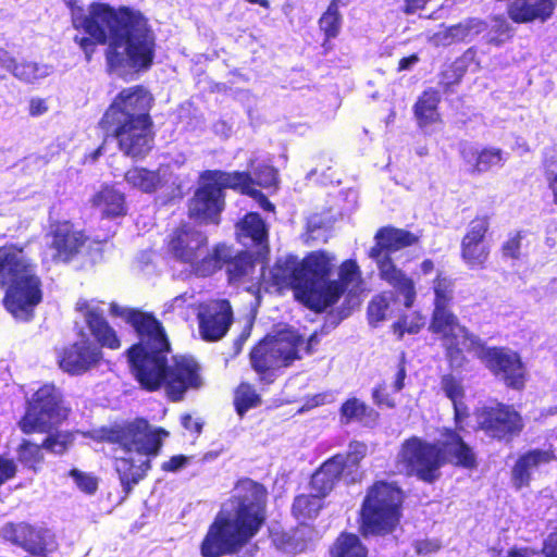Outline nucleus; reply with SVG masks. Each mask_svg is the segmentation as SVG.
<instances>
[{"label":"nucleus","mask_w":557,"mask_h":557,"mask_svg":"<svg viewBox=\"0 0 557 557\" xmlns=\"http://www.w3.org/2000/svg\"><path fill=\"white\" fill-rule=\"evenodd\" d=\"M110 313L122 318L137 334L138 342L125 355L129 372L139 387L148 393L163 389L172 403L182 401L190 389L202 384L199 363L188 356L171 355V343L162 323L152 312L138 308H122L110 304Z\"/></svg>","instance_id":"nucleus-1"},{"label":"nucleus","mask_w":557,"mask_h":557,"mask_svg":"<svg viewBox=\"0 0 557 557\" xmlns=\"http://www.w3.org/2000/svg\"><path fill=\"white\" fill-rule=\"evenodd\" d=\"M81 27L88 36H75L90 62L97 45H107L104 50L108 73L124 75L149 71L156 58L157 39L149 20L139 10L127 5L113 8L96 2L83 17Z\"/></svg>","instance_id":"nucleus-2"},{"label":"nucleus","mask_w":557,"mask_h":557,"mask_svg":"<svg viewBox=\"0 0 557 557\" xmlns=\"http://www.w3.org/2000/svg\"><path fill=\"white\" fill-rule=\"evenodd\" d=\"M269 492L264 484L251 478H239L233 494L208 527L200 543L202 557L237 554L264 527L268 519Z\"/></svg>","instance_id":"nucleus-3"},{"label":"nucleus","mask_w":557,"mask_h":557,"mask_svg":"<svg viewBox=\"0 0 557 557\" xmlns=\"http://www.w3.org/2000/svg\"><path fill=\"white\" fill-rule=\"evenodd\" d=\"M152 103V95L143 85L123 88L98 123L102 131L111 132L122 154L135 161L146 159L154 146Z\"/></svg>","instance_id":"nucleus-4"},{"label":"nucleus","mask_w":557,"mask_h":557,"mask_svg":"<svg viewBox=\"0 0 557 557\" xmlns=\"http://www.w3.org/2000/svg\"><path fill=\"white\" fill-rule=\"evenodd\" d=\"M169 435L164 428L153 426L143 417L114 423L104 430V440L127 454L114 460L124 497L147 476L152 468L151 459L161 453Z\"/></svg>","instance_id":"nucleus-5"},{"label":"nucleus","mask_w":557,"mask_h":557,"mask_svg":"<svg viewBox=\"0 0 557 557\" xmlns=\"http://www.w3.org/2000/svg\"><path fill=\"white\" fill-rule=\"evenodd\" d=\"M441 443L430 442L412 435L400 443L397 465L407 476H414L426 484H434L442 476V468L451 463L458 468L473 469L476 466L472 448L457 429L444 428Z\"/></svg>","instance_id":"nucleus-6"},{"label":"nucleus","mask_w":557,"mask_h":557,"mask_svg":"<svg viewBox=\"0 0 557 557\" xmlns=\"http://www.w3.org/2000/svg\"><path fill=\"white\" fill-rule=\"evenodd\" d=\"M432 289L434 299L429 331L440 339L448 366L453 369L462 368L467 362L466 354L484 358L486 349L483 342L460 324L451 310L454 280L443 271H437L432 281Z\"/></svg>","instance_id":"nucleus-7"},{"label":"nucleus","mask_w":557,"mask_h":557,"mask_svg":"<svg viewBox=\"0 0 557 557\" xmlns=\"http://www.w3.org/2000/svg\"><path fill=\"white\" fill-rule=\"evenodd\" d=\"M0 283L7 284L2 298L4 309L17 321H32L44 292L37 264L25 252L24 246L0 245Z\"/></svg>","instance_id":"nucleus-8"},{"label":"nucleus","mask_w":557,"mask_h":557,"mask_svg":"<svg viewBox=\"0 0 557 557\" xmlns=\"http://www.w3.org/2000/svg\"><path fill=\"white\" fill-rule=\"evenodd\" d=\"M406 492L396 481L374 480L367 488L358 511L359 534L385 537L393 534L404 517Z\"/></svg>","instance_id":"nucleus-9"},{"label":"nucleus","mask_w":557,"mask_h":557,"mask_svg":"<svg viewBox=\"0 0 557 557\" xmlns=\"http://www.w3.org/2000/svg\"><path fill=\"white\" fill-rule=\"evenodd\" d=\"M374 240L368 255L376 263L380 280L391 286L396 296L403 297L406 308H411L417 299L414 281L391 255L417 245L420 237L408 230L387 225L376 231Z\"/></svg>","instance_id":"nucleus-10"},{"label":"nucleus","mask_w":557,"mask_h":557,"mask_svg":"<svg viewBox=\"0 0 557 557\" xmlns=\"http://www.w3.org/2000/svg\"><path fill=\"white\" fill-rule=\"evenodd\" d=\"M304 336L294 330H284L276 335H267L252 346L249 360L260 382L271 384L275 370L288 368L302 358L300 347Z\"/></svg>","instance_id":"nucleus-11"},{"label":"nucleus","mask_w":557,"mask_h":557,"mask_svg":"<svg viewBox=\"0 0 557 557\" xmlns=\"http://www.w3.org/2000/svg\"><path fill=\"white\" fill-rule=\"evenodd\" d=\"M71 411L61 389L53 383H45L26 398L17 426L25 435L47 433L65 422Z\"/></svg>","instance_id":"nucleus-12"},{"label":"nucleus","mask_w":557,"mask_h":557,"mask_svg":"<svg viewBox=\"0 0 557 557\" xmlns=\"http://www.w3.org/2000/svg\"><path fill=\"white\" fill-rule=\"evenodd\" d=\"M256 269V259L246 251H234L231 246L218 243L195 265L194 273L200 277H208L224 270L230 284H240L252 278Z\"/></svg>","instance_id":"nucleus-13"},{"label":"nucleus","mask_w":557,"mask_h":557,"mask_svg":"<svg viewBox=\"0 0 557 557\" xmlns=\"http://www.w3.org/2000/svg\"><path fill=\"white\" fill-rule=\"evenodd\" d=\"M334 261L335 256L323 249L311 251L300 260L305 306L314 312L325 311L324 284L331 281Z\"/></svg>","instance_id":"nucleus-14"},{"label":"nucleus","mask_w":557,"mask_h":557,"mask_svg":"<svg viewBox=\"0 0 557 557\" xmlns=\"http://www.w3.org/2000/svg\"><path fill=\"white\" fill-rule=\"evenodd\" d=\"M0 537L29 554L25 557H49L59 548L57 536L49 528L26 521L4 523Z\"/></svg>","instance_id":"nucleus-15"},{"label":"nucleus","mask_w":557,"mask_h":557,"mask_svg":"<svg viewBox=\"0 0 557 557\" xmlns=\"http://www.w3.org/2000/svg\"><path fill=\"white\" fill-rule=\"evenodd\" d=\"M225 209V193L213 181L200 178L198 187L187 201V215L201 225H219Z\"/></svg>","instance_id":"nucleus-16"},{"label":"nucleus","mask_w":557,"mask_h":557,"mask_svg":"<svg viewBox=\"0 0 557 557\" xmlns=\"http://www.w3.org/2000/svg\"><path fill=\"white\" fill-rule=\"evenodd\" d=\"M102 360L103 351L85 335L81 339L57 349L59 368L72 376L89 372L99 367Z\"/></svg>","instance_id":"nucleus-17"},{"label":"nucleus","mask_w":557,"mask_h":557,"mask_svg":"<svg viewBox=\"0 0 557 557\" xmlns=\"http://www.w3.org/2000/svg\"><path fill=\"white\" fill-rule=\"evenodd\" d=\"M233 320V309L228 299H210L198 306V331L200 337L206 342L212 343L223 338Z\"/></svg>","instance_id":"nucleus-18"},{"label":"nucleus","mask_w":557,"mask_h":557,"mask_svg":"<svg viewBox=\"0 0 557 557\" xmlns=\"http://www.w3.org/2000/svg\"><path fill=\"white\" fill-rule=\"evenodd\" d=\"M207 245L208 238L201 231L189 223H182L171 233L166 247L176 261L190 264L194 269Z\"/></svg>","instance_id":"nucleus-19"},{"label":"nucleus","mask_w":557,"mask_h":557,"mask_svg":"<svg viewBox=\"0 0 557 557\" xmlns=\"http://www.w3.org/2000/svg\"><path fill=\"white\" fill-rule=\"evenodd\" d=\"M48 236L51 238L49 248L53 250L52 260L55 262L72 261L87 240L84 232L67 220L52 222Z\"/></svg>","instance_id":"nucleus-20"},{"label":"nucleus","mask_w":557,"mask_h":557,"mask_svg":"<svg viewBox=\"0 0 557 557\" xmlns=\"http://www.w3.org/2000/svg\"><path fill=\"white\" fill-rule=\"evenodd\" d=\"M490 370L507 387L521 389L525 384V367L520 356L509 348H490Z\"/></svg>","instance_id":"nucleus-21"},{"label":"nucleus","mask_w":557,"mask_h":557,"mask_svg":"<svg viewBox=\"0 0 557 557\" xmlns=\"http://www.w3.org/2000/svg\"><path fill=\"white\" fill-rule=\"evenodd\" d=\"M271 282L280 289L292 288L295 297L305 306L301 265L296 257L277 259L271 270Z\"/></svg>","instance_id":"nucleus-22"},{"label":"nucleus","mask_w":557,"mask_h":557,"mask_svg":"<svg viewBox=\"0 0 557 557\" xmlns=\"http://www.w3.org/2000/svg\"><path fill=\"white\" fill-rule=\"evenodd\" d=\"M89 203L102 219L111 220L127 214L126 196L114 184H102L89 198Z\"/></svg>","instance_id":"nucleus-23"},{"label":"nucleus","mask_w":557,"mask_h":557,"mask_svg":"<svg viewBox=\"0 0 557 557\" xmlns=\"http://www.w3.org/2000/svg\"><path fill=\"white\" fill-rule=\"evenodd\" d=\"M361 283L362 272L357 261L355 259L344 260L338 268V278L324 284L325 310L337 304L350 285H360Z\"/></svg>","instance_id":"nucleus-24"},{"label":"nucleus","mask_w":557,"mask_h":557,"mask_svg":"<svg viewBox=\"0 0 557 557\" xmlns=\"http://www.w3.org/2000/svg\"><path fill=\"white\" fill-rule=\"evenodd\" d=\"M520 414L510 406L497 404L490 407V436L510 442L522 431Z\"/></svg>","instance_id":"nucleus-25"},{"label":"nucleus","mask_w":557,"mask_h":557,"mask_svg":"<svg viewBox=\"0 0 557 557\" xmlns=\"http://www.w3.org/2000/svg\"><path fill=\"white\" fill-rule=\"evenodd\" d=\"M199 178L213 181L216 187L221 188L222 193H225V189H233L252 198L261 195L260 190L253 188V176L247 171L225 172L222 170H205L200 173Z\"/></svg>","instance_id":"nucleus-26"},{"label":"nucleus","mask_w":557,"mask_h":557,"mask_svg":"<svg viewBox=\"0 0 557 557\" xmlns=\"http://www.w3.org/2000/svg\"><path fill=\"white\" fill-rule=\"evenodd\" d=\"M344 471V454L333 455L322 462L311 475L309 482L311 491L325 498L339 482Z\"/></svg>","instance_id":"nucleus-27"},{"label":"nucleus","mask_w":557,"mask_h":557,"mask_svg":"<svg viewBox=\"0 0 557 557\" xmlns=\"http://www.w3.org/2000/svg\"><path fill=\"white\" fill-rule=\"evenodd\" d=\"M555 458L552 450L532 449L522 454L512 468V481L516 487L528 486L532 473Z\"/></svg>","instance_id":"nucleus-28"},{"label":"nucleus","mask_w":557,"mask_h":557,"mask_svg":"<svg viewBox=\"0 0 557 557\" xmlns=\"http://www.w3.org/2000/svg\"><path fill=\"white\" fill-rule=\"evenodd\" d=\"M487 227L484 224L472 225L463 236L461 256L471 269H482L487 259L484 237Z\"/></svg>","instance_id":"nucleus-29"},{"label":"nucleus","mask_w":557,"mask_h":557,"mask_svg":"<svg viewBox=\"0 0 557 557\" xmlns=\"http://www.w3.org/2000/svg\"><path fill=\"white\" fill-rule=\"evenodd\" d=\"M85 322L96 345L102 348L116 350L121 347V339L116 331L110 325L107 319L98 309H88L85 313Z\"/></svg>","instance_id":"nucleus-30"},{"label":"nucleus","mask_w":557,"mask_h":557,"mask_svg":"<svg viewBox=\"0 0 557 557\" xmlns=\"http://www.w3.org/2000/svg\"><path fill=\"white\" fill-rule=\"evenodd\" d=\"M338 411L339 422L344 425L358 422L366 426H372L380 418L376 410L357 397H349L343 401Z\"/></svg>","instance_id":"nucleus-31"},{"label":"nucleus","mask_w":557,"mask_h":557,"mask_svg":"<svg viewBox=\"0 0 557 557\" xmlns=\"http://www.w3.org/2000/svg\"><path fill=\"white\" fill-rule=\"evenodd\" d=\"M440 103V91L435 88H428L421 92L412 108L419 127L423 128L441 121Z\"/></svg>","instance_id":"nucleus-32"},{"label":"nucleus","mask_w":557,"mask_h":557,"mask_svg":"<svg viewBox=\"0 0 557 557\" xmlns=\"http://www.w3.org/2000/svg\"><path fill=\"white\" fill-rule=\"evenodd\" d=\"M554 7L555 0H515L509 8V14L516 22L545 20L553 13Z\"/></svg>","instance_id":"nucleus-33"},{"label":"nucleus","mask_w":557,"mask_h":557,"mask_svg":"<svg viewBox=\"0 0 557 557\" xmlns=\"http://www.w3.org/2000/svg\"><path fill=\"white\" fill-rule=\"evenodd\" d=\"M124 181L129 187L145 194H153L165 184L159 170H149L139 165L127 169L124 173Z\"/></svg>","instance_id":"nucleus-34"},{"label":"nucleus","mask_w":557,"mask_h":557,"mask_svg":"<svg viewBox=\"0 0 557 557\" xmlns=\"http://www.w3.org/2000/svg\"><path fill=\"white\" fill-rule=\"evenodd\" d=\"M485 23L478 18H468L456 25L447 27L444 32L434 35L437 44L449 46L460 41H469L484 30Z\"/></svg>","instance_id":"nucleus-35"},{"label":"nucleus","mask_w":557,"mask_h":557,"mask_svg":"<svg viewBox=\"0 0 557 557\" xmlns=\"http://www.w3.org/2000/svg\"><path fill=\"white\" fill-rule=\"evenodd\" d=\"M237 236L249 238L251 243L261 249L268 250V227L258 212L246 213L236 225Z\"/></svg>","instance_id":"nucleus-36"},{"label":"nucleus","mask_w":557,"mask_h":557,"mask_svg":"<svg viewBox=\"0 0 557 557\" xmlns=\"http://www.w3.org/2000/svg\"><path fill=\"white\" fill-rule=\"evenodd\" d=\"M440 384L444 395L453 403L456 429L461 431L462 426L460 423L462 419L468 416L466 409L463 410L460 406L465 398L462 379L454 375L453 373H446L441 376Z\"/></svg>","instance_id":"nucleus-37"},{"label":"nucleus","mask_w":557,"mask_h":557,"mask_svg":"<svg viewBox=\"0 0 557 557\" xmlns=\"http://www.w3.org/2000/svg\"><path fill=\"white\" fill-rule=\"evenodd\" d=\"M369 549L360 536L351 532H341L329 548L330 557H368Z\"/></svg>","instance_id":"nucleus-38"},{"label":"nucleus","mask_w":557,"mask_h":557,"mask_svg":"<svg viewBox=\"0 0 557 557\" xmlns=\"http://www.w3.org/2000/svg\"><path fill=\"white\" fill-rule=\"evenodd\" d=\"M342 24L343 17L339 12V0H331L318 21L319 29L323 34L322 47L325 50L331 48V40L339 35Z\"/></svg>","instance_id":"nucleus-39"},{"label":"nucleus","mask_w":557,"mask_h":557,"mask_svg":"<svg viewBox=\"0 0 557 557\" xmlns=\"http://www.w3.org/2000/svg\"><path fill=\"white\" fill-rule=\"evenodd\" d=\"M323 500L324 497L320 496L315 492L312 494L296 495L290 508L292 515L301 523L313 520L319 516V512L323 508Z\"/></svg>","instance_id":"nucleus-40"},{"label":"nucleus","mask_w":557,"mask_h":557,"mask_svg":"<svg viewBox=\"0 0 557 557\" xmlns=\"http://www.w3.org/2000/svg\"><path fill=\"white\" fill-rule=\"evenodd\" d=\"M41 443L37 444L30 440L23 438L16 447L17 460L23 467L37 473L45 461Z\"/></svg>","instance_id":"nucleus-41"},{"label":"nucleus","mask_w":557,"mask_h":557,"mask_svg":"<svg viewBox=\"0 0 557 557\" xmlns=\"http://www.w3.org/2000/svg\"><path fill=\"white\" fill-rule=\"evenodd\" d=\"M41 441L42 448L50 454L62 456L66 454L75 442V433L71 430L53 429Z\"/></svg>","instance_id":"nucleus-42"},{"label":"nucleus","mask_w":557,"mask_h":557,"mask_svg":"<svg viewBox=\"0 0 557 557\" xmlns=\"http://www.w3.org/2000/svg\"><path fill=\"white\" fill-rule=\"evenodd\" d=\"M261 396L257 393L253 385L248 382H240L234 392V408L236 413L243 418L246 412L260 406Z\"/></svg>","instance_id":"nucleus-43"},{"label":"nucleus","mask_w":557,"mask_h":557,"mask_svg":"<svg viewBox=\"0 0 557 557\" xmlns=\"http://www.w3.org/2000/svg\"><path fill=\"white\" fill-rule=\"evenodd\" d=\"M11 74L18 81L26 84H34L35 82L48 76V67L37 62L23 60L14 64Z\"/></svg>","instance_id":"nucleus-44"},{"label":"nucleus","mask_w":557,"mask_h":557,"mask_svg":"<svg viewBox=\"0 0 557 557\" xmlns=\"http://www.w3.org/2000/svg\"><path fill=\"white\" fill-rule=\"evenodd\" d=\"M425 324V318L420 311H411L399 317L393 323V331L401 339L407 334H418Z\"/></svg>","instance_id":"nucleus-45"},{"label":"nucleus","mask_w":557,"mask_h":557,"mask_svg":"<svg viewBox=\"0 0 557 557\" xmlns=\"http://www.w3.org/2000/svg\"><path fill=\"white\" fill-rule=\"evenodd\" d=\"M389 309V299L385 293H379L372 297L368 304L367 317L371 325H376L386 318Z\"/></svg>","instance_id":"nucleus-46"},{"label":"nucleus","mask_w":557,"mask_h":557,"mask_svg":"<svg viewBox=\"0 0 557 557\" xmlns=\"http://www.w3.org/2000/svg\"><path fill=\"white\" fill-rule=\"evenodd\" d=\"M69 476L74 480L79 491L87 495H94L98 490V479L90 473L73 468L69 471Z\"/></svg>","instance_id":"nucleus-47"},{"label":"nucleus","mask_w":557,"mask_h":557,"mask_svg":"<svg viewBox=\"0 0 557 557\" xmlns=\"http://www.w3.org/2000/svg\"><path fill=\"white\" fill-rule=\"evenodd\" d=\"M463 76V71L456 64L445 66L438 78V86L443 92L450 91L451 87L458 85Z\"/></svg>","instance_id":"nucleus-48"},{"label":"nucleus","mask_w":557,"mask_h":557,"mask_svg":"<svg viewBox=\"0 0 557 557\" xmlns=\"http://www.w3.org/2000/svg\"><path fill=\"white\" fill-rule=\"evenodd\" d=\"M297 530H295L292 534L282 532L276 534L275 542L277 545L285 549H289L293 552H302L307 547V540L300 536H297Z\"/></svg>","instance_id":"nucleus-49"},{"label":"nucleus","mask_w":557,"mask_h":557,"mask_svg":"<svg viewBox=\"0 0 557 557\" xmlns=\"http://www.w3.org/2000/svg\"><path fill=\"white\" fill-rule=\"evenodd\" d=\"M18 473L17 461L5 454H0V487L14 480Z\"/></svg>","instance_id":"nucleus-50"},{"label":"nucleus","mask_w":557,"mask_h":557,"mask_svg":"<svg viewBox=\"0 0 557 557\" xmlns=\"http://www.w3.org/2000/svg\"><path fill=\"white\" fill-rule=\"evenodd\" d=\"M367 445L359 441H351L349 443V449L344 455L345 469L348 466L359 467L362 459L367 456Z\"/></svg>","instance_id":"nucleus-51"},{"label":"nucleus","mask_w":557,"mask_h":557,"mask_svg":"<svg viewBox=\"0 0 557 557\" xmlns=\"http://www.w3.org/2000/svg\"><path fill=\"white\" fill-rule=\"evenodd\" d=\"M253 174L255 185H258L262 188H269L276 184L277 176L273 166L267 164L259 165L255 170Z\"/></svg>","instance_id":"nucleus-52"},{"label":"nucleus","mask_w":557,"mask_h":557,"mask_svg":"<svg viewBox=\"0 0 557 557\" xmlns=\"http://www.w3.org/2000/svg\"><path fill=\"white\" fill-rule=\"evenodd\" d=\"M521 240L522 235L520 232L509 236V238L503 244V256L511 259H519Z\"/></svg>","instance_id":"nucleus-53"},{"label":"nucleus","mask_w":557,"mask_h":557,"mask_svg":"<svg viewBox=\"0 0 557 557\" xmlns=\"http://www.w3.org/2000/svg\"><path fill=\"white\" fill-rule=\"evenodd\" d=\"M544 177L553 194V201L557 205V160H548L546 162Z\"/></svg>","instance_id":"nucleus-54"},{"label":"nucleus","mask_w":557,"mask_h":557,"mask_svg":"<svg viewBox=\"0 0 557 557\" xmlns=\"http://www.w3.org/2000/svg\"><path fill=\"white\" fill-rule=\"evenodd\" d=\"M462 154L465 160L469 163L470 169L472 171L482 172L484 171L483 168H481V163L484 162L483 158L485 157L484 151H478L476 149H473L472 147H465L462 149Z\"/></svg>","instance_id":"nucleus-55"},{"label":"nucleus","mask_w":557,"mask_h":557,"mask_svg":"<svg viewBox=\"0 0 557 557\" xmlns=\"http://www.w3.org/2000/svg\"><path fill=\"white\" fill-rule=\"evenodd\" d=\"M372 399L374 404L377 407H386V408H394L395 401L389 397V395L386 393V385L385 383L377 384L372 389Z\"/></svg>","instance_id":"nucleus-56"},{"label":"nucleus","mask_w":557,"mask_h":557,"mask_svg":"<svg viewBox=\"0 0 557 557\" xmlns=\"http://www.w3.org/2000/svg\"><path fill=\"white\" fill-rule=\"evenodd\" d=\"M407 376L406 370V357L405 352H401L398 363L395 380L393 382V391L400 392L405 387V379Z\"/></svg>","instance_id":"nucleus-57"},{"label":"nucleus","mask_w":557,"mask_h":557,"mask_svg":"<svg viewBox=\"0 0 557 557\" xmlns=\"http://www.w3.org/2000/svg\"><path fill=\"white\" fill-rule=\"evenodd\" d=\"M188 463V458L185 455L172 456L168 461L162 462L161 470L163 472H176L183 469Z\"/></svg>","instance_id":"nucleus-58"},{"label":"nucleus","mask_w":557,"mask_h":557,"mask_svg":"<svg viewBox=\"0 0 557 557\" xmlns=\"http://www.w3.org/2000/svg\"><path fill=\"white\" fill-rule=\"evenodd\" d=\"M326 332L324 331L323 327H321L320 330H315L308 338L307 341L304 339V351L306 355L310 356L312 354L315 352L317 350V346L320 344L321 342V337L323 335H325Z\"/></svg>","instance_id":"nucleus-59"},{"label":"nucleus","mask_w":557,"mask_h":557,"mask_svg":"<svg viewBox=\"0 0 557 557\" xmlns=\"http://www.w3.org/2000/svg\"><path fill=\"white\" fill-rule=\"evenodd\" d=\"M181 423L185 430L194 434L199 435L202 432L203 423L189 413H185L181 417Z\"/></svg>","instance_id":"nucleus-60"},{"label":"nucleus","mask_w":557,"mask_h":557,"mask_svg":"<svg viewBox=\"0 0 557 557\" xmlns=\"http://www.w3.org/2000/svg\"><path fill=\"white\" fill-rule=\"evenodd\" d=\"M48 104L42 98H32L29 100L28 114L33 117L48 112Z\"/></svg>","instance_id":"nucleus-61"},{"label":"nucleus","mask_w":557,"mask_h":557,"mask_svg":"<svg viewBox=\"0 0 557 557\" xmlns=\"http://www.w3.org/2000/svg\"><path fill=\"white\" fill-rule=\"evenodd\" d=\"M441 548V545L436 541L422 540L416 544V552L419 555H428L436 553Z\"/></svg>","instance_id":"nucleus-62"},{"label":"nucleus","mask_w":557,"mask_h":557,"mask_svg":"<svg viewBox=\"0 0 557 557\" xmlns=\"http://www.w3.org/2000/svg\"><path fill=\"white\" fill-rule=\"evenodd\" d=\"M431 0H404L403 12L407 15L413 14L419 10L425 9Z\"/></svg>","instance_id":"nucleus-63"},{"label":"nucleus","mask_w":557,"mask_h":557,"mask_svg":"<svg viewBox=\"0 0 557 557\" xmlns=\"http://www.w3.org/2000/svg\"><path fill=\"white\" fill-rule=\"evenodd\" d=\"M543 552L546 557H557V533L549 535L545 542Z\"/></svg>","instance_id":"nucleus-64"}]
</instances>
